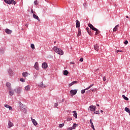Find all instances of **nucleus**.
I'll list each match as a JSON object with an SVG mask.
<instances>
[{
	"label": "nucleus",
	"instance_id": "26",
	"mask_svg": "<svg viewBox=\"0 0 130 130\" xmlns=\"http://www.w3.org/2000/svg\"><path fill=\"white\" fill-rule=\"evenodd\" d=\"M28 75V74L27 72H23L22 73L23 77H27Z\"/></svg>",
	"mask_w": 130,
	"mask_h": 130
},
{
	"label": "nucleus",
	"instance_id": "4",
	"mask_svg": "<svg viewBox=\"0 0 130 130\" xmlns=\"http://www.w3.org/2000/svg\"><path fill=\"white\" fill-rule=\"evenodd\" d=\"M77 92H78V90L72 89L70 91V94H71V96H73V95H76V94H77Z\"/></svg>",
	"mask_w": 130,
	"mask_h": 130
},
{
	"label": "nucleus",
	"instance_id": "5",
	"mask_svg": "<svg viewBox=\"0 0 130 130\" xmlns=\"http://www.w3.org/2000/svg\"><path fill=\"white\" fill-rule=\"evenodd\" d=\"M90 111H96V106H90L89 107Z\"/></svg>",
	"mask_w": 130,
	"mask_h": 130
},
{
	"label": "nucleus",
	"instance_id": "12",
	"mask_svg": "<svg viewBox=\"0 0 130 130\" xmlns=\"http://www.w3.org/2000/svg\"><path fill=\"white\" fill-rule=\"evenodd\" d=\"M6 86L8 88V90L10 89H12V84L10 82H7L6 83Z\"/></svg>",
	"mask_w": 130,
	"mask_h": 130
},
{
	"label": "nucleus",
	"instance_id": "57",
	"mask_svg": "<svg viewBox=\"0 0 130 130\" xmlns=\"http://www.w3.org/2000/svg\"><path fill=\"white\" fill-rule=\"evenodd\" d=\"M31 12L32 13H33V10H31Z\"/></svg>",
	"mask_w": 130,
	"mask_h": 130
},
{
	"label": "nucleus",
	"instance_id": "22",
	"mask_svg": "<svg viewBox=\"0 0 130 130\" xmlns=\"http://www.w3.org/2000/svg\"><path fill=\"white\" fill-rule=\"evenodd\" d=\"M39 86L41 88H45V85L43 84V82H41Z\"/></svg>",
	"mask_w": 130,
	"mask_h": 130
},
{
	"label": "nucleus",
	"instance_id": "54",
	"mask_svg": "<svg viewBox=\"0 0 130 130\" xmlns=\"http://www.w3.org/2000/svg\"><path fill=\"white\" fill-rule=\"evenodd\" d=\"M126 18H127V19H128V16H126Z\"/></svg>",
	"mask_w": 130,
	"mask_h": 130
},
{
	"label": "nucleus",
	"instance_id": "13",
	"mask_svg": "<svg viewBox=\"0 0 130 130\" xmlns=\"http://www.w3.org/2000/svg\"><path fill=\"white\" fill-rule=\"evenodd\" d=\"M35 69H36L37 71H39V64L37 62H36L35 64Z\"/></svg>",
	"mask_w": 130,
	"mask_h": 130
},
{
	"label": "nucleus",
	"instance_id": "32",
	"mask_svg": "<svg viewBox=\"0 0 130 130\" xmlns=\"http://www.w3.org/2000/svg\"><path fill=\"white\" fill-rule=\"evenodd\" d=\"M9 74L10 76H12L13 75V71L12 70H9Z\"/></svg>",
	"mask_w": 130,
	"mask_h": 130
},
{
	"label": "nucleus",
	"instance_id": "8",
	"mask_svg": "<svg viewBox=\"0 0 130 130\" xmlns=\"http://www.w3.org/2000/svg\"><path fill=\"white\" fill-rule=\"evenodd\" d=\"M88 26H89L90 29H91V30H93V31H94L95 30H97V28L94 27V26H93V25H92L91 23L88 24Z\"/></svg>",
	"mask_w": 130,
	"mask_h": 130
},
{
	"label": "nucleus",
	"instance_id": "29",
	"mask_svg": "<svg viewBox=\"0 0 130 130\" xmlns=\"http://www.w3.org/2000/svg\"><path fill=\"white\" fill-rule=\"evenodd\" d=\"M77 126H78V125H77V124L74 123L73 125L72 126L73 129H75Z\"/></svg>",
	"mask_w": 130,
	"mask_h": 130
},
{
	"label": "nucleus",
	"instance_id": "1",
	"mask_svg": "<svg viewBox=\"0 0 130 130\" xmlns=\"http://www.w3.org/2000/svg\"><path fill=\"white\" fill-rule=\"evenodd\" d=\"M53 50L56 53H58V54L59 55H63V51H62V50H61L60 48H58L56 46L53 47Z\"/></svg>",
	"mask_w": 130,
	"mask_h": 130
},
{
	"label": "nucleus",
	"instance_id": "9",
	"mask_svg": "<svg viewBox=\"0 0 130 130\" xmlns=\"http://www.w3.org/2000/svg\"><path fill=\"white\" fill-rule=\"evenodd\" d=\"M48 67V66L47 65V63L45 62L42 63V68H43V69H47Z\"/></svg>",
	"mask_w": 130,
	"mask_h": 130
},
{
	"label": "nucleus",
	"instance_id": "45",
	"mask_svg": "<svg viewBox=\"0 0 130 130\" xmlns=\"http://www.w3.org/2000/svg\"><path fill=\"white\" fill-rule=\"evenodd\" d=\"M72 119H72V118H68L67 119V121H71V120H72Z\"/></svg>",
	"mask_w": 130,
	"mask_h": 130
},
{
	"label": "nucleus",
	"instance_id": "47",
	"mask_svg": "<svg viewBox=\"0 0 130 130\" xmlns=\"http://www.w3.org/2000/svg\"><path fill=\"white\" fill-rule=\"evenodd\" d=\"M69 87H71V86H73V83H72V82L71 83H70V84H69Z\"/></svg>",
	"mask_w": 130,
	"mask_h": 130
},
{
	"label": "nucleus",
	"instance_id": "52",
	"mask_svg": "<svg viewBox=\"0 0 130 130\" xmlns=\"http://www.w3.org/2000/svg\"><path fill=\"white\" fill-rule=\"evenodd\" d=\"M96 106L99 107L100 106L99 104H96Z\"/></svg>",
	"mask_w": 130,
	"mask_h": 130
},
{
	"label": "nucleus",
	"instance_id": "15",
	"mask_svg": "<svg viewBox=\"0 0 130 130\" xmlns=\"http://www.w3.org/2000/svg\"><path fill=\"white\" fill-rule=\"evenodd\" d=\"M118 27H119V25L118 24L115 26V27L113 29V32H116V31L118 30Z\"/></svg>",
	"mask_w": 130,
	"mask_h": 130
},
{
	"label": "nucleus",
	"instance_id": "24",
	"mask_svg": "<svg viewBox=\"0 0 130 130\" xmlns=\"http://www.w3.org/2000/svg\"><path fill=\"white\" fill-rule=\"evenodd\" d=\"M63 74L64 76H68V75H69V71H68L67 70H64V71L63 72Z\"/></svg>",
	"mask_w": 130,
	"mask_h": 130
},
{
	"label": "nucleus",
	"instance_id": "23",
	"mask_svg": "<svg viewBox=\"0 0 130 130\" xmlns=\"http://www.w3.org/2000/svg\"><path fill=\"white\" fill-rule=\"evenodd\" d=\"M73 116H74V117L75 118H78V116H77V111H73Z\"/></svg>",
	"mask_w": 130,
	"mask_h": 130
},
{
	"label": "nucleus",
	"instance_id": "3",
	"mask_svg": "<svg viewBox=\"0 0 130 130\" xmlns=\"http://www.w3.org/2000/svg\"><path fill=\"white\" fill-rule=\"evenodd\" d=\"M4 2L8 5H15L16 2L14 0H4Z\"/></svg>",
	"mask_w": 130,
	"mask_h": 130
},
{
	"label": "nucleus",
	"instance_id": "56",
	"mask_svg": "<svg viewBox=\"0 0 130 130\" xmlns=\"http://www.w3.org/2000/svg\"><path fill=\"white\" fill-rule=\"evenodd\" d=\"M25 26H26V27H28V24H26Z\"/></svg>",
	"mask_w": 130,
	"mask_h": 130
},
{
	"label": "nucleus",
	"instance_id": "16",
	"mask_svg": "<svg viewBox=\"0 0 130 130\" xmlns=\"http://www.w3.org/2000/svg\"><path fill=\"white\" fill-rule=\"evenodd\" d=\"M76 28H80V21L77 20L76 21Z\"/></svg>",
	"mask_w": 130,
	"mask_h": 130
},
{
	"label": "nucleus",
	"instance_id": "31",
	"mask_svg": "<svg viewBox=\"0 0 130 130\" xmlns=\"http://www.w3.org/2000/svg\"><path fill=\"white\" fill-rule=\"evenodd\" d=\"M30 47L32 49H35V45H34V44H31Z\"/></svg>",
	"mask_w": 130,
	"mask_h": 130
},
{
	"label": "nucleus",
	"instance_id": "36",
	"mask_svg": "<svg viewBox=\"0 0 130 130\" xmlns=\"http://www.w3.org/2000/svg\"><path fill=\"white\" fill-rule=\"evenodd\" d=\"M20 81L22 82V83H24V82H25V79H24L23 78H21L20 79Z\"/></svg>",
	"mask_w": 130,
	"mask_h": 130
},
{
	"label": "nucleus",
	"instance_id": "55",
	"mask_svg": "<svg viewBox=\"0 0 130 130\" xmlns=\"http://www.w3.org/2000/svg\"><path fill=\"white\" fill-rule=\"evenodd\" d=\"M101 113L103 112V110H101Z\"/></svg>",
	"mask_w": 130,
	"mask_h": 130
},
{
	"label": "nucleus",
	"instance_id": "28",
	"mask_svg": "<svg viewBox=\"0 0 130 130\" xmlns=\"http://www.w3.org/2000/svg\"><path fill=\"white\" fill-rule=\"evenodd\" d=\"M122 98H123V99H124V100H126V101H128V99L127 98V97L125 96V95H122Z\"/></svg>",
	"mask_w": 130,
	"mask_h": 130
},
{
	"label": "nucleus",
	"instance_id": "27",
	"mask_svg": "<svg viewBox=\"0 0 130 130\" xmlns=\"http://www.w3.org/2000/svg\"><path fill=\"white\" fill-rule=\"evenodd\" d=\"M25 91H29V90H30V86L27 85V86H25Z\"/></svg>",
	"mask_w": 130,
	"mask_h": 130
},
{
	"label": "nucleus",
	"instance_id": "19",
	"mask_svg": "<svg viewBox=\"0 0 130 130\" xmlns=\"http://www.w3.org/2000/svg\"><path fill=\"white\" fill-rule=\"evenodd\" d=\"M82 35V32H81V28H78V32L77 34V37H79V36H81Z\"/></svg>",
	"mask_w": 130,
	"mask_h": 130
},
{
	"label": "nucleus",
	"instance_id": "18",
	"mask_svg": "<svg viewBox=\"0 0 130 130\" xmlns=\"http://www.w3.org/2000/svg\"><path fill=\"white\" fill-rule=\"evenodd\" d=\"M4 106L6 108H8L9 110H12V107L11 106L6 104V105H5Z\"/></svg>",
	"mask_w": 130,
	"mask_h": 130
},
{
	"label": "nucleus",
	"instance_id": "42",
	"mask_svg": "<svg viewBox=\"0 0 130 130\" xmlns=\"http://www.w3.org/2000/svg\"><path fill=\"white\" fill-rule=\"evenodd\" d=\"M57 106H58V104L55 103V104H54V107H57Z\"/></svg>",
	"mask_w": 130,
	"mask_h": 130
},
{
	"label": "nucleus",
	"instance_id": "38",
	"mask_svg": "<svg viewBox=\"0 0 130 130\" xmlns=\"http://www.w3.org/2000/svg\"><path fill=\"white\" fill-rule=\"evenodd\" d=\"M94 113L95 114H100V112L99 111H96V112H94Z\"/></svg>",
	"mask_w": 130,
	"mask_h": 130
},
{
	"label": "nucleus",
	"instance_id": "7",
	"mask_svg": "<svg viewBox=\"0 0 130 130\" xmlns=\"http://www.w3.org/2000/svg\"><path fill=\"white\" fill-rule=\"evenodd\" d=\"M8 90L9 91V95H10V96H13L15 93V91H14V90L12 89V88H10Z\"/></svg>",
	"mask_w": 130,
	"mask_h": 130
},
{
	"label": "nucleus",
	"instance_id": "50",
	"mask_svg": "<svg viewBox=\"0 0 130 130\" xmlns=\"http://www.w3.org/2000/svg\"><path fill=\"white\" fill-rule=\"evenodd\" d=\"M86 30H87V31L88 32V31H90V28H89V27H87L86 28Z\"/></svg>",
	"mask_w": 130,
	"mask_h": 130
},
{
	"label": "nucleus",
	"instance_id": "35",
	"mask_svg": "<svg viewBox=\"0 0 130 130\" xmlns=\"http://www.w3.org/2000/svg\"><path fill=\"white\" fill-rule=\"evenodd\" d=\"M85 92H86V89H83V90H82L81 91V94H84V93H85Z\"/></svg>",
	"mask_w": 130,
	"mask_h": 130
},
{
	"label": "nucleus",
	"instance_id": "51",
	"mask_svg": "<svg viewBox=\"0 0 130 130\" xmlns=\"http://www.w3.org/2000/svg\"><path fill=\"white\" fill-rule=\"evenodd\" d=\"M116 52H117V53H118V52H119V50H117Z\"/></svg>",
	"mask_w": 130,
	"mask_h": 130
},
{
	"label": "nucleus",
	"instance_id": "30",
	"mask_svg": "<svg viewBox=\"0 0 130 130\" xmlns=\"http://www.w3.org/2000/svg\"><path fill=\"white\" fill-rule=\"evenodd\" d=\"M94 31H95V35H98V34H99L100 33V31H99V30H98V29L96 28V30H94Z\"/></svg>",
	"mask_w": 130,
	"mask_h": 130
},
{
	"label": "nucleus",
	"instance_id": "25",
	"mask_svg": "<svg viewBox=\"0 0 130 130\" xmlns=\"http://www.w3.org/2000/svg\"><path fill=\"white\" fill-rule=\"evenodd\" d=\"M125 111H126V112H127L128 113H129V115H130V110L128 108L125 107Z\"/></svg>",
	"mask_w": 130,
	"mask_h": 130
},
{
	"label": "nucleus",
	"instance_id": "49",
	"mask_svg": "<svg viewBox=\"0 0 130 130\" xmlns=\"http://www.w3.org/2000/svg\"><path fill=\"white\" fill-rule=\"evenodd\" d=\"M90 88H91V87H90V86H89L88 87L85 88V90H89V89H90Z\"/></svg>",
	"mask_w": 130,
	"mask_h": 130
},
{
	"label": "nucleus",
	"instance_id": "39",
	"mask_svg": "<svg viewBox=\"0 0 130 130\" xmlns=\"http://www.w3.org/2000/svg\"><path fill=\"white\" fill-rule=\"evenodd\" d=\"M128 43V41H127V40H126V41L124 42V44H125V45H126Z\"/></svg>",
	"mask_w": 130,
	"mask_h": 130
},
{
	"label": "nucleus",
	"instance_id": "17",
	"mask_svg": "<svg viewBox=\"0 0 130 130\" xmlns=\"http://www.w3.org/2000/svg\"><path fill=\"white\" fill-rule=\"evenodd\" d=\"M31 121H32L33 124H34L35 126H36V125H37V124H38V123H37V121H36V120L34 119H32Z\"/></svg>",
	"mask_w": 130,
	"mask_h": 130
},
{
	"label": "nucleus",
	"instance_id": "20",
	"mask_svg": "<svg viewBox=\"0 0 130 130\" xmlns=\"http://www.w3.org/2000/svg\"><path fill=\"white\" fill-rule=\"evenodd\" d=\"M94 49H95L96 51H98V50H99V46H98V45H95L94 46Z\"/></svg>",
	"mask_w": 130,
	"mask_h": 130
},
{
	"label": "nucleus",
	"instance_id": "40",
	"mask_svg": "<svg viewBox=\"0 0 130 130\" xmlns=\"http://www.w3.org/2000/svg\"><path fill=\"white\" fill-rule=\"evenodd\" d=\"M83 60H84V59L83 58H81L79 61H81V62H83Z\"/></svg>",
	"mask_w": 130,
	"mask_h": 130
},
{
	"label": "nucleus",
	"instance_id": "21",
	"mask_svg": "<svg viewBox=\"0 0 130 130\" xmlns=\"http://www.w3.org/2000/svg\"><path fill=\"white\" fill-rule=\"evenodd\" d=\"M5 32L6 33H7V34H11L12 33V30L9 29H6L5 30Z\"/></svg>",
	"mask_w": 130,
	"mask_h": 130
},
{
	"label": "nucleus",
	"instance_id": "43",
	"mask_svg": "<svg viewBox=\"0 0 130 130\" xmlns=\"http://www.w3.org/2000/svg\"><path fill=\"white\" fill-rule=\"evenodd\" d=\"M73 127H69L68 128V130H73Z\"/></svg>",
	"mask_w": 130,
	"mask_h": 130
},
{
	"label": "nucleus",
	"instance_id": "6",
	"mask_svg": "<svg viewBox=\"0 0 130 130\" xmlns=\"http://www.w3.org/2000/svg\"><path fill=\"white\" fill-rule=\"evenodd\" d=\"M21 90L22 88H21V87H17L15 89V91L17 94H20V93H21Z\"/></svg>",
	"mask_w": 130,
	"mask_h": 130
},
{
	"label": "nucleus",
	"instance_id": "10",
	"mask_svg": "<svg viewBox=\"0 0 130 130\" xmlns=\"http://www.w3.org/2000/svg\"><path fill=\"white\" fill-rule=\"evenodd\" d=\"M90 123L91 124V127L92 128V129L95 130V127L94 126V124L93 123V119H90Z\"/></svg>",
	"mask_w": 130,
	"mask_h": 130
},
{
	"label": "nucleus",
	"instance_id": "48",
	"mask_svg": "<svg viewBox=\"0 0 130 130\" xmlns=\"http://www.w3.org/2000/svg\"><path fill=\"white\" fill-rule=\"evenodd\" d=\"M93 86H94V84H92L91 85H90L89 86V88H91V87H93Z\"/></svg>",
	"mask_w": 130,
	"mask_h": 130
},
{
	"label": "nucleus",
	"instance_id": "44",
	"mask_svg": "<svg viewBox=\"0 0 130 130\" xmlns=\"http://www.w3.org/2000/svg\"><path fill=\"white\" fill-rule=\"evenodd\" d=\"M103 79V81H106V77L104 76Z\"/></svg>",
	"mask_w": 130,
	"mask_h": 130
},
{
	"label": "nucleus",
	"instance_id": "46",
	"mask_svg": "<svg viewBox=\"0 0 130 130\" xmlns=\"http://www.w3.org/2000/svg\"><path fill=\"white\" fill-rule=\"evenodd\" d=\"M70 64H75V62H74V61L71 62Z\"/></svg>",
	"mask_w": 130,
	"mask_h": 130
},
{
	"label": "nucleus",
	"instance_id": "34",
	"mask_svg": "<svg viewBox=\"0 0 130 130\" xmlns=\"http://www.w3.org/2000/svg\"><path fill=\"white\" fill-rule=\"evenodd\" d=\"M64 126V123L60 124L59 125V127L60 128H61V127H62Z\"/></svg>",
	"mask_w": 130,
	"mask_h": 130
},
{
	"label": "nucleus",
	"instance_id": "41",
	"mask_svg": "<svg viewBox=\"0 0 130 130\" xmlns=\"http://www.w3.org/2000/svg\"><path fill=\"white\" fill-rule=\"evenodd\" d=\"M34 4L35 5H38V2H37V1H36L34 2Z\"/></svg>",
	"mask_w": 130,
	"mask_h": 130
},
{
	"label": "nucleus",
	"instance_id": "11",
	"mask_svg": "<svg viewBox=\"0 0 130 130\" xmlns=\"http://www.w3.org/2000/svg\"><path fill=\"white\" fill-rule=\"evenodd\" d=\"M14 126V123L11 122V121H9L8 122V128H11V127H13Z\"/></svg>",
	"mask_w": 130,
	"mask_h": 130
},
{
	"label": "nucleus",
	"instance_id": "2",
	"mask_svg": "<svg viewBox=\"0 0 130 130\" xmlns=\"http://www.w3.org/2000/svg\"><path fill=\"white\" fill-rule=\"evenodd\" d=\"M20 110L22 111L24 113H26L27 112V110H26V108H25V106L19 102Z\"/></svg>",
	"mask_w": 130,
	"mask_h": 130
},
{
	"label": "nucleus",
	"instance_id": "14",
	"mask_svg": "<svg viewBox=\"0 0 130 130\" xmlns=\"http://www.w3.org/2000/svg\"><path fill=\"white\" fill-rule=\"evenodd\" d=\"M33 17L34 18V19H36V20H38L39 22H40V19L39 18L38 16L36 15V14H33Z\"/></svg>",
	"mask_w": 130,
	"mask_h": 130
},
{
	"label": "nucleus",
	"instance_id": "37",
	"mask_svg": "<svg viewBox=\"0 0 130 130\" xmlns=\"http://www.w3.org/2000/svg\"><path fill=\"white\" fill-rule=\"evenodd\" d=\"M72 85H75V84H77L78 81H75L72 82Z\"/></svg>",
	"mask_w": 130,
	"mask_h": 130
},
{
	"label": "nucleus",
	"instance_id": "53",
	"mask_svg": "<svg viewBox=\"0 0 130 130\" xmlns=\"http://www.w3.org/2000/svg\"><path fill=\"white\" fill-rule=\"evenodd\" d=\"M119 52H122V51H121V50H119Z\"/></svg>",
	"mask_w": 130,
	"mask_h": 130
},
{
	"label": "nucleus",
	"instance_id": "33",
	"mask_svg": "<svg viewBox=\"0 0 130 130\" xmlns=\"http://www.w3.org/2000/svg\"><path fill=\"white\" fill-rule=\"evenodd\" d=\"M87 32L88 33L89 35H90V36H92V35H93V34L92 33V32H91V31L88 30Z\"/></svg>",
	"mask_w": 130,
	"mask_h": 130
}]
</instances>
